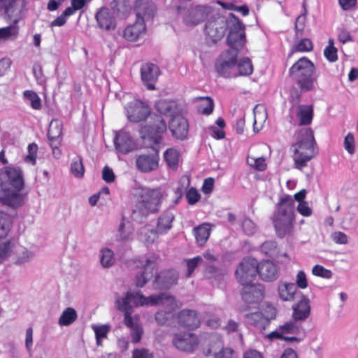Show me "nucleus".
Listing matches in <instances>:
<instances>
[{"label": "nucleus", "instance_id": "obj_1", "mask_svg": "<svg viewBox=\"0 0 358 358\" xmlns=\"http://www.w3.org/2000/svg\"><path fill=\"white\" fill-rule=\"evenodd\" d=\"M160 304L162 308L155 314V320L164 325L171 321L176 315V311L178 308L176 299L166 293H160L157 295H151L148 297L143 296L141 292H128L125 297L117 298L115 301L116 308L124 312V324L127 327L133 329L136 326L131 316L134 306H155Z\"/></svg>", "mask_w": 358, "mask_h": 358}, {"label": "nucleus", "instance_id": "obj_2", "mask_svg": "<svg viewBox=\"0 0 358 358\" xmlns=\"http://www.w3.org/2000/svg\"><path fill=\"white\" fill-rule=\"evenodd\" d=\"M24 187L23 173L20 168L6 166L0 170V202L17 209L24 205L26 194L21 192Z\"/></svg>", "mask_w": 358, "mask_h": 358}, {"label": "nucleus", "instance_id": "obj_3", "mask_svg": "<svg viewBox=\"0 0 358 358\" xmlns=\"http://www.w3.org/2000/svg\"><path fill=\"white\" fill-rule=\"evenodd\" d=\"M276 236L280 238H290L294 231V201L286 195L276 205L271 217Z\"/></svg>", "mask_w": 358, "mask_h": 358}, {"label": "nucleus", "instance_id": "obj_4", "mask_svg": "<svg viewBox=\"0 0 358 358\" xmlns=\"http://www.w3.org/2000/svg\"><path fill=\"white\" fill-rule=\"evenodd\" d=\"M136 196L138 201L132 213L134 220L142 222L150 213L159 211L162 196L159 189L139 187Z\"/></svg>", "mask_w": 358, "mask_h": 358}, {"label": "nucleus", "instance_id": "obj_5", "mask_svg": "<svg viewBox=\"0 0 358 358\" xmlns=\"http://www.w3.org/2000/svg\"><path fill=\"white\" fill-rule=\"evenodd\" d=\"M314 143L313 131L308 128L301 129L297 136V141L293 145V159L296 169L302 170L315 156Z\"/></svg>", "mask_w": 358, "mask_h": 358}, {"label": "nucleus", "instance_id": "obj_6", "mask_svg": "<svg viewBox=\"0 0 358 358\" xmlns=\"http://www.w3.org/2000/svg\"><path fill=\"white\" fill-rule=\"evenodd\" d=\"M314 71V64L308 58L302 57L292 65L289 74L301 92H308L315 89L317 78L313 75Z\"/></svg>", "mask_w": 358, "mask_h": 358}, {"label": "nucleus", "instance_id": "obj_7", "mask_svg": "<svg viewBox=\"0 0 358 358\" xmlns=\"http://www.w3.org/2000/svg\"><path fill=\"white\" fill-rule=\"evenodd\" d=\"M24 8V0H0V10L3 11L6 17L13 22V25L0 29V39L17 35L18 27L16 24L23 17Z\"/></svg>", "mask_w": 358, "mask_h": 358}, {"label": "nucleus", "instance_id": "obj_8", "mask_svg": "<svg viewBox=\"0 0 358 358\" xmlns=\"http://www.w3.org/2000/svg\"><path fill=\"white\" fill-rule=\"evenodd\" d=\"M12 226L13 222L10 216L0 212V264L11 255L15 248L13 241L8 239Z\"/></svg>", "mask_w": 358, "mask_h": 358}, {"label": "nucleus", "instance_id": "obj_9", "mask_svg": "<svg viewBox=\"0 0 358 358\" xmlns=\"http://www.w3.org/2000/svg\"><path fill=\"white\" fill-rule=\"evenodd\" d=\"M227 29L229 30L227 38L228 50H236L238 52L245 42V27L234 14H230Z\"/></svg>", "mask_w": 358, "mask_h": 358}, {"label": "nucleus", "instance_id": "obj_10", "mask_svg": "<svg viewBox=\"0 0 358 358\" xmlns=\"http://www.w3.org/2000/svg\"><path fill=\"white\" fill-rule=\"evenodd\" d=\"M229 18L219 13L213 14L206 24L205 30L209 40L213 43L220 41L229 26Z\"/></svg>", "mask_w": 358, "mask_h": 358}, {"label": "nucleus", "instance_id": "obj_11", "mask_svg": "<svg viewBox=\"0 0 358 358\" xmlns=\"http://www.w3.org/2000/svg\"><path fill=\"white\" fill-rule=\"evenodd\" d=\"M236 50H227L222 55L215 64V69L218 73L225 78L237 76V73L234 70L237 59Z\"/></svg>", "mask_w": 358, "mask_h": 358}, {"label": "nucleus", "instance_id": "obj_12", "mask_svg": "<svg viewBox=\"0 0 358 358\" xmlns=\"http://www.w3.org/2000/svg\"><path fill=\"white\" fill-rule=\"evenodd\" d=\"M258 271L257 259L251 257L244 258L238 264L235 274L241 285L252 282Z\"/></svg>", "mask_w": 358, "mask_h": 358}, {"label": "nucleus", "instance_id": "obj_13", "mask_svg": "<svg viewBox=\"0 0 358 358\" xmlns=\"http://www.w3.org/2000/svg\"><path fill=\"white\" fill-rule=\"evenodd\" d=\"M152 120L149 124L143 128L141 133L147 135V136H143L144 139L148 138V141L157 145L161 141V134L166 131V124L160 115H155Z\"/></svg>", "mask_w": 358, "mask_h": 358}, {"label": "nucleus", "instance_id": "obj_14", "mask_svg": "<svg viewBox=\"0 0 358 358\" xmlns=\"http://www.w3.org/2000/svg\"><path fill=\"white\" fill-rule=\"evenodd\" d=\"M124 109L128 120L135 123L145 120L150 113L149 106L140 100L129 102Z\"/></svg>", "mask_w": 358, "mask_h": 358}, {"label": "nucleus", "instance_id": "obj_15", "mask_svg": "<svg viewBox=\"0 0 358 358\" xmlns=\"http://www.w3.org/2000/svg\"><path fill=\"white\" fill-rule=\"evenodd\" d=\"M213 12V8L208 5H199L189 8L183 17L187 25H196L204 21Z\"/></svg>", "mask_w": 358, "mask_h": 358}, {"label": "nucleus", "instance_id": "obj_16", "mask_svg": "<svg viewBox=\"0 0 358 358\" xmlns=\"http://www.w3.org/2000/svg\"><path fill=\"white\" fill-rule=\"evenodd\" d=\"M178 274L173 269L162 271L156 275L152 287L155 289H169L177 284Z\"/></svg>", "mask_w": 358, "mask_h": 358}, {"label": "nucleus", "instance_id": "obj_17", "mask_svg": "<svg viewBox=\"0 0 358 358\" xmlns=\"http://www.w3.org/2000/svg\"><path fill=\"white\" fill-rule=\"evenodd\" d=\"M157 271V258L152 257L147 258L142 271H139L135 277V285L138 287H143L154 275Z\"/></svg>", "mask_w": 358, "mask_h": 358}, {"label": "nucleus", "instance_id": "obj_18", "mask_svg": "<svg viewBox=\"0 0 358 358\" xmlns=\"http://www.w3.org/2000/svg\"><path fill=\"white\" fill-rule=\"evenodd\" d=\"M242 299L248 303H255L260 301L264 294V287L260 284H252V282L242 285Z\"/></svg>", "mask_w": 358, "mask_h": 358}, {"label": "nucleus", "instance_id": "obj_19", "mask_svg": "<svg viewBox=\"0 0 358 358\" xmlns=\"http://www.w3.org/2000/svg\"><path fill=\"white\" fill-rule=\"evenodd\" d=\"M159 67L152 63H145L141 68V80L148 90H155V83L159 75Z\"/></svg>", "mask_w": 358, "mask_h": 358}, {"label": "nucleus", "instance_id": "obj_20", "mask_svg": "<svg viewBox=\"0 0 358 358\" xmlns=\"http://www.w3.org/2000/svg\"><path fill=\"white\" fill-rule=\"evenodd\" d=\"M114 145L116 150L122 154L132 152L136 148V143L129 134L124 131L116 132Z\"/></svg>", "mask_w": 358, "mask_h": 358}, {"label": "nucleus", "instance_id": "obj_21", "mask_svg": "<svg viewBox=\"0 0 358 358\" xmlns=\"http://www.w3.org/2000/svg\"><path fill=\"white\" fill-rule=\"evenodd\" d=\"M169 129L173 137L179 140H184L188 134V121L181 115L174 116L169 123Z\"/></svg>", "mask_w": 358, "mask_h": 358}, {"label": "nucleus", "instance_id": "obj_22", "mask_svg": "<svg viewBox=\"0 0 358 358\" xmlns=\"http://www.w3.org/2000/svg\"><path fill=\"white\" fill-rule=\"evenodd\" d=\"M257 273L262 280L273 282L279 276V268L271 261H262L258 263Z\"/></svg>", "mask_w": 358, "mask_h": 358}, {"label": "nucleus", "instance_id": "obj_23", "mask_svg": "<svg viewBox=\"0 0 358 358\" xmlns=\"http://www.w3.org/2000/svg\"><path fill=\"white\" fill-rule=\"evenodd\" d=\"M136 18L142 19L145 22L151 20L156 11L155 3L150 0H137L135 5Z\"/></svg>", "mask_w": 358, "mask_h": 358}, {"label": "nucleus", "instance_id": "obj_24", "mask_svg": "<svg viewBox=\"0 0 358 358\" xmlns=\"http://www.w3.org/2000/svg\"><path fill=\"white\" fill-rule=\"evenodd\" d=\"M159 156L157 152L151 155H141L136 159L137 169L142 172H150L158 167Z\"/></svg>", "mask_w": 358, "mask_h": 358}, {"label": "nucleus", "instance_id": "obj_25", "mask_svg": "<svg viewBox=\"0 0 358 358\" xmlns=\"http://www.w3.org/2000/svg\"><path fill=\"white\" fill-rule=\"evenodd\" d=\"M301 329L302 327L298 324V322L293 320L279 326L276 330L267 334L266 337L271 340L283 338L285 334H299Z\"/></svg>", "mask_w": 358, "mask_h": 358}, {"label": "nucleus", "instance_id": "obj_26", "mask_svg": "<svg viewBox=\"0 0 358 358\" xmlns=\"http://www.w3.org/2000/svg\"><path fill=\"white\" fill-rule=\"evenodd\" d=\"M174 346L182 351L191 352L197 346L196 337L192 334L176 336L173 340Z\"/></svg>", "mask_w": 358, "mask_h": 358}, {"label": "nucleus", "instance_id": "obj_27", "mask_svg": "<svg viewBox=\"0 0 358 358\" xmlns=\"http://www.w3.org/2000/svg\"><path fill=\"white\" fill-rule=\"evenodd\" d=\"M310 314V301L306 296L293 306L292 317L296 322L306 320Z\"/></svg>", "mask_w": 358, "mask_h": 358}, {"label": "nucleus", "instance_id": "obj_28", "mask_svg": "<svg viewBox=\"0 0 358 358\" xmlns=\"http://www.w3.org/2000/svg\"><path fill=\"white\" fill-rule=\"evenodd\" d=\"M145 24L142 19L136 18L135 23L128 26L124 31V37L129 41H135L145 33Z\"/></svg>", "mask_w": 358, "mask_h": 358}, {"label": "nucleus", "instance_id": "obj_29", "mask_svg": "<svg viewBox=\"0 0 358 358\" xmlns=\"http://www.w3.org/2000/svg\"><path fill=\"white\" fill-rule=\"evenodd\" d=\"M96 20L99 26L105 30H114L115 21L108 8H101L96 14Z\"/></svg>", "mask_w": 358, "mask_h": 358}, {"label": "nucleus", "instance_id": "obj_30", "mask_svg": "<svg viewBox=\"0 0 358 358\" xmlns=\"http://www.w3.org/2000/svg\"><path fill=\"white\" fill-rule=\"evenodd\" d=\"M178 322L182 326L189 329H196L200 324V319L194 310H182L178 314Z\"/></svg>", "mask_w": 358, "mask_h": 358}, {"label": "nucleus", "instance_id": "obj_31", "mask_svg": "<svg viewBox=\"0 0 358 358\" xmlns=\"http://www.w3.org/2000/svg\"><path fill=\"white\" fill-rule=\"evenodd\" d=\"M62 122L57 120H52L50 124L48 131V138L49 144L53 145L55 147L60 145L62 140Z\"/></svg>", "mask_w": 358, "mask_h": 358}, {"label": "nucleus", "instance_id": "obj_32", "mask_svg": "<svg viewBox=\"0 0 358 358\" xmlns=\"http://www.w3.org/2000/svg\"><path fill=\"white\" fill-rule=\"evenodd\" d=\"M227 273L228 271L225 268H218L213 265L208 264L206 266L203 274L212 283L217 284L224 280Z\"/></svg>", "mask_w": 358, "mask_h": 358}, {"label": "nucleus", "instance_id": "obj_33", "mask_svg": "<svg viewBox=\"0 0 358 358\" xmlns=\"http://www.w3.org/2000/svg\"><path fill=\"white\" fill-rule=\"evenodd\" d=\"M174 214L171 210L164 212L158 219L157 231L159 234L166 233L172 227Z\"/></svg>", "mask_w": 358, "mask_h": 358}, {"label": "nucleus", "instance_id": "obj_34", "mask_svg": "<svg viewBox=\"0 0 358 358\" xmlns=\"http://www.w3.org/2000/svg\"><path fill=\"white\" fill-rule=\"evenodd\" d=\"M193 231L197 244L203 246L210 236V228L208 224H202L194 228Z\"/></svg>", "mask_w": 358, "mask_h": 358}, {"label": "nucleus", "instance_id": "obj_35", "mask_svg": "<svg viewBox=\"0 0 358 358\" xmlns=\"http://www.w3.org/2000/svg\"><path fill=\"white\" fill-rule=\"evenodd\" d=\"M297 117L299 119L300 125H308L311 123L313 110L311 106L301 105L298 107Z\"/></svg>", "mask_w": 358, "mask_h": 358}, {"label": "nucleus", "instance_id": "obj_36", "mask_svg": "<svg viewBox=\"0 0 358 358\" xmlns=\"http://www.w3.org/2000/svg\"><path fill=\"white\" fill-rule=\"evenodd\" d=\"M157 231L151 229L148 226H145L139 230L138 233V239L145 244H151L157 236Z\"/></svg>", "mask_w": 358, "mask_h": 358}, {"label": "nucleus", "instance_id": "obj_37", "mask_svg": "<svg viewBox=\"0 0 358 358\" xmlns=\"http://www.w3.org/2000/svg\"><path fill=\"white\" fill-rule=\"evenodd\" d=\"M78 317V314L73 308H66L60 315L58 324L60 326H69L73 323Z\"/></svg>", "mask_w": 358, "mask_h": 358}, {"label": "nucleus", "instance_id": "obj_38", "mask_svg": "<svg viewBox=\"0 0 358 358\" xmlns=\"http://www.w3.org/2000/svg\"><path fill=\"white\" fill-rule=\"evenodd\" d=\"M16 260L15 264L18 265H23L29 262L34 256L33 252L28 250L27 248L19 246L16 250Z\"/></svg>", "mask_w": 358, "mask_h": 358}, {"label": "nucleus", "instance_id": "obj_39", "mask_svg": "<svg viewBox=\"0 0 358 358\" xmlns=\"http://www.w3.org/2000/svg\"><path fill=\"white\" fill-rule=\"evenodd\" d=\"M194 101L201 102L199 106V110L201 114L208 115L212 113L214 108V102L211 98L208 96H199L194 98Z\"/></svg>", "mask_w": 358, "mask_h": 358}, {"label": "nucleus", "instance_id": "obj_40", "mask_svg": "<svg viewBox=\"0 0 358 358\" xmlns=\"http://www.w3.org/2000/svg\"><path fill=\"white\" fill-rule=\"evenodd\" d=\"M296 290V285L294 283H285L278 289L280 297L283 301L292 300Z\"/></svg>", "mask_w": 358, "mask_h": 358}, {"label": "nucleus", "instance_id": "obj_41", "mask_svg": "<svg viewBox=\"0 0 358 358\" xmlns=\"http://www.w3.org/2000/svg\"><path fill=\"white\" fill-rule=\"evenodd\" d=\"M176 105L173 101L167 100H159L155 103L156 110L161 114L172 115L175 112Z\"/></svg>", "mask_w": 358, "mask_h": 358}, {"label": "nucleus", "instance_id": "obj_42", "mask_svg": "<svg viewBox=\"0 0 358 358\" xmlns=\"http://www.w3.org/2000/svg\"><path fill=\"white\" fill-rule=\"evenodd\" d=\"M180 154L178 151L173 148L166 150L164 154V159L172 169H176L178 165Z\"/></svg>", "mask_w": 358, "mask_h": 358}, {"label": "nucleus", "instance_id": "obj_43", "mask_svg": "<svg viewBox=\"0 0 358 358\" xmlns=\"http://www.w3.org/2000/svg\"><path fill=\"white\" fill-rule=\"evenodd\" d=\"M261 250L271 258L275 259L279 257V251L275 241H265L261 245Z\"/></svg>", "mask_w": 358, "mask_h": 358}, {"label": "nucleus", "instance_id": "obj_44", "mask_svg": "<svg viewBox=\"0 0 358 358\" xmlns=\"http://www.w3.org/2000/svg\"><path fill=\"white\" fill-rule=\"evenodd\" d=\"M100 263L104 268H109L115 263L114 253L108 248H103L100 251Z\"/></svg>", "mask_w": 358, "mask_h": 358}, {"label": "nucleus", "instance_id": "obj_45", "mask_svg": "<svg viewBox=\"0 0 358 358\" xmlns=\"http://www.w3.org/2000/svg\"><path fill=\"white\" fill-rule=\"evenodd\" d=\"M238 76H249L253 71V66L250 59L248 57L240 59L238 63Z\"/></svg>", "mask_w": 358, "mask_h": 358}, {"label": "nucleus", "instance_id": "obj_46", "mask_svg": "<svg viewBox=\"0 0 358 358\" xmlns=\"http://www.w3.org/2000/svg\"><path fill=\"white\" fill-rule=\"evenodd\" d=\"M92 327L95 333L96 345H102V339L107 338L110 327L108 325H92Z\"/></svg>", "mask_w": 358, "mask_h": 358}, {"label": "nucleus", "instance_id": "obj_47", "mask_svg": "<svg viewBox=\"0 0 358 358\" xmlns=\"http://www.w3.org/2000/svg\"><path fill=\"white\" fill-rule=\"evenodd\" d=\"M133 230L131 224L129 221L125 222L124 220L121 222L118 228V238L122 241L127 240L132 234Z\"/></svg>", "mask_w": 358, "mask_h": 358}, {"label": "nucleus", "instance_id": "obj_48", "mask_svg": "<svg viewBox=\"0 0 358 358\" xmlns=\"http://www.w3.org/2000/svg\"><path fill=\"white\" fill-rule=\"evenodd\" d=\"M71 173L76 178H82L85 169L80 157H77L71 164Z\"/></svg>", "mask_w": 358, "mask_h": 358}, {"label": "nucleus", "instance_id": "obj_49", "mask_svg": "<svg viewBox=\"0 0 358 358\" xmlns=\"http://www.w3.org/2000/svg\"><path fill=\"white\" fill-rule=\"evenodd\" d=\"M184 262L187 268V272L185 275L187 278H189L195 268L203 262V257L196 256L192 259H185Z\"/></svg>", "mask_w": 358, "mask_h": 358}, {"label": "nucleus", "instance_id": "obj_50", "mask_svg": "<svg viewBox=\"0 0 358 358\" xmlns=\"http://www.w3.org/2000/svg\"><path fill=\"white\" fill-rule=\"evenodd\" d=\"M24 97L30 101L31 106L36 110L41 107V99L37 94L33 91L27 90L24 92Z\"/></svg>", "mask_w": 358, "mask_h": 358}, {"label": "nucleus", "instance_id": "obj_51", "mask_svg": "<svg viewBox=\"0 0 358 358\" xmlns=\"http://www.w3.org/2000/svg\"><path fill=\"white\" fill-rule=\"evenodd\" d=\"M248 165L253 167L257 171H262L266 168V164L265 163V159L264 157H248L247 159Z\"/></svg>", "mask_w": 358, "mask_h": 358}, {"label": "nucleus", "instance_id": "obj_52", "mask_svg": "<svg viewBox=\"0 0 358 358\" xmlns=\"http://www.w3.org/2000/svg\"><path fill=\"white\" fill-rule=\"evenodd\" d=\"M254 125L256 124L257 120L259 122H265L267 113L266 108L263 106L257 105L254 110Z\"/></svg>", "mask_w": 358, "mask_h": 358}, {"label": "nucleus", "instance_id": "obj_53", "mask_svg": "<svg viewBox=\"0 0 358 358\" xmlns=\"http://www.w3.org/2000/svg\"><path fill=\"white\" fill-rule=\"evenodd\" d=\"M244 233L248 236L254 234L257 229V225L249 218H245L241 223Z\"/></svg>", "mask_w": 358, "mask_h": 358}, {"label": "nucleus", "instance_id": "obj_54", "mask_svg": "<svg viewBox=\"0 0 358 358\" xmlns=\"http://www.w3.org/2000/svg\"><path fill=\"white\" fill-rule=\"evenodd\" d=\"M312 273L314 275L322 277L326 279H329L332 277V272L320 265H315L313 269Z\"/></svg>", "mask_w": 358, "mask_h": 358}, {"label": "nucleus", "instance_id": "obj_55", "mask_svg": "<svg viewBox=\"0 0 358 358\" xmlns=\"http://www.w3.org/2000/svg\"><path fill=\"white\" fill-rule=\"evenodd\" d=\"M344 147L346 151L353 155L355 152V141L354 135L352 133H348L345 137Z\"/></svg>", "mask_w": 358, "mask_h": 358}, {"label": "nucleus", "instance_id": "obj_56", "mask_svg": "<svg viewBox=\"0 0 358 358\" xmlns=\"http://www.w3.org/2000/svg\"><path fill=\"white\" fill-rule=\"evenodd\" d=\"M71 6L66 8V14L73 15L74 13L83 8L87 3V0H71Z\"/></svg>", "mask_w": 358, "mask_h": 358}, {"label": "nucleus", "instance_id": "obj_57", "mask_svg": "<svg viewBox=\"0 0 358 358\" xmlns=\"http://www.w3.org/2000/svg\"><path fill=\"white\" fill-rule=\"evenodd\" d=\"M313 48L312 41L308 38H303L296 44L294 50L299 52H307L312 50Z\"/></svg>", "mask_w": 358, "mask_h": 358}, {"label": "nucleus", "instance_id": "obj_58", "mask_svg": "<svg viewBox=\"0 0 358 358\" xmlns=\"http://www.w3.org/2000/svg\"><path fill=\"white\" fill-rule=\"evenodd\" d=\"M38 146L36 143L29 144L28 146L29 155L26 156L25 161L33 165L36 164Z\"/></svg>", "mask_w": 358, "mask_h": 358}, {"label": "nucleus", "instance_id": "obj_59", "mask_svg": "<svg viewBox=\"0 0 358 358\" xmlns=\"http://www.w3.org/2000/svg\"><path fill=\"white\" fill-rule=\"evenodd\" d=\"M306 16V15H300L296 19L295 31L296 38H299L302 35L305 27Z\"/></svg>", "mask_w": 358, "mask_h": 358}, {"label": "nucleus", "instance_id": "obj_60", "mask_svg": "<svg viewBox=\"0 0 358 358\" xmlns=\"http://www.w3.org/2000/svg\"><path fill=\"white\" fill-rule=\"evenodd\" d=\"M201 198L200 194L196 191V189L192 187L187 192L186 199L187 202L190 205L195 204Z\"/></svg>", "mask_w": 358, "mask_h": 358}, {"label": "nucleus", "instance_id": "obj_61", "mask_svg": "<svg viewBox=\"0 0 358 358\" xmlns=\"http://www.w3.org/2000/svg\"><path fill=\"white\" fill-rule=\"evenodd\" d=\"M264 317L259 312L252 313L246 315L247 322L251 325L256 326Z\"/></svg>", "mask_w": 358, "mask_h": 358}, {"label": "nucleus", "instance_id": "obj_62", "mask_svg": "<svg viewBox=\"0 0 358 358\" xmlns=\"http://www.w3.org/2000/svg\"><path fill=\"white\" fill-rule=\"evenodd\" d=\"M131 358H153V355L145 348L135 349L133 350Z\"/></svg>", "mask_w": 358, "mask_h": 358}, {"label": "nucleus", "instance_id": "obj_63", "mask_svg": "<svg viewBox=\"0 0 358 358\" xmlns=\"http://www.w3.org/2000/svg\"><path fill=\"white\" fill-rule=\"evenodd\" d=\"M239 327H240V322H236L232 319H230L228 320L226 325L224 326L223 329L228 334H230L232 332H238Z\"/></svg>", "mask_w": 358, "mask_h": 358}, {"label": "nucleus", "instance_id": "obj_64", "mask_svg": "<svg viewBox=\"0 0 358 358\" xmlns=\"http://www.w3.org/2000/svg\"><path fill=\"white\" fill-rule=\"evenodd\" d=\"M214 358H236V357L234 355V351L231 348H227L215 353Z\"/></svg>", "mask_w": 358, "mask_h": 358}]
</instances>
